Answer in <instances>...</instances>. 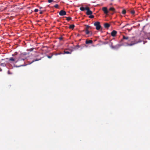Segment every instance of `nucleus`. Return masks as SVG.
Instances as JSON below:
<instances>
[{
    "instance_id": "f257e3e1",
    "label": "nucleus",
    "mask_w": 150,
    "mask_h": 150,
    "mask_svg": "<svg viewBox=\"0 0 150 150\" xmlns=\"http://www.w3.org/2000/svg\"><path fill=\"white\" fill-rule=\"evenodd\" d=\"M86 28L85 29V30H84L85 31V33L86 35L90 34V35H92V32L91 31H89V29H91V27L87 25H85Z\"/></svg>"
},
{
    "instance_id": "7c9ffc66",
    "label": "nucleus",
    "mask_w": 150,
    "mask_h": 150,
    "mask_svg": "<svg viewBox=\"0 0 150 150\" xmlns=\"http://www.w3.org/2000/svg\"><path fill=\"white\" fill-rule=\"evenodd\" d=\"M43 13V11H40V14H42Z\"/></svg>"
},
{
    "instance_id": "9d476101",
    "label": "nucleus",
    "mask_w": 150,
    "mask_h": 150,
    "mask_svg": "<svg viewBox=\"0 0 150 150\" xmlns=\"http://www.w3.org/2000/svg\"><path fill=\"white\" fill-rule=\"evenodd\" d=\"M109 10L110 11H112V12H113V13H110V14H113V13H114V12H115V8L113 7H110L109 9Z\"/></svg>"
},
{
    "instance_id": "c9c22d12",
    "label": "nucleus",
    "mask_w": 150,
    "mask_h": 150,
    "mask_svg": "<svg viewBox=\"0 0 150 150\" xmlns=\"http://www.w3.org/2000/svg\"><path fill=\"white\" fill-rule=\"evenodd\" d=\"M42 8V7H40V9L41 8Z\"/></svg>"
},
{
    "instance_id": "423d86ee",
    "label": "nucleus",
    "mask_w": 150,
    "mask_h": 150,
    "mask_svg": "<svg viewBox=\"0 0 150 150\" xmlns=\"http://www.w3.org/2000/svg\"><path fill=\"white\" fill-rule=\"evenodd\" d=\"M59 13L60 15L63 16L66 15V13L65 11L62 10L60 11Z\"/></svg>"
},
{
    "instance_id": "473e14b6",
    "label": "nucleus",
    "mask_w": 150,
    "mask_h": 150,
    "mask_svg": "<svg viewBox=\"0 0 150 150\" xmlns=\"http://www.w3.org/2000/svg\"><path fill=\"white\" fill-rule=\"evenodd\" d=\"M62 37H60V38H59V40H62Z\"/></svg>"
},
{
    "instance_id": "2f4dec72",
    "label": "nucleus",
    "mask_w": 150,
    "mask_h": 150,
    "mask_svg": "<svg viewBox=\"0 0 150 150\" xmlns=\"http://www.w3.org/2000/svg\"><path fill=\"white\" fill-rule=\"evenodd\" d=\"M34 49V48H32L30 49V51H32L33 50V49Z\"/></svg>"
},
{
    "instance_id": "39448f33",
    "label": "nucleus",
    "mask_w": 150,
    "mask_h": 150,
    "mask_svg": "<svg viewBox=\"0 0 150 150\" xmlns=\"http://www.w3.org/2000/svg\"><path fill=\"white\" fill-rule=\"evenodd\" d=\"M102 10L104 11V13L107 14L109 12V11L108 10L107 8L106 7H103L102 8Z\"/></svg>"
},
{
    "instance_id": "cd10ccee",
    "label": "nucleus",
    "mask_w": 150,
    "mask_h": 150,
    "mask_svg": "<svg viewBox=\"0 0 150 150\" xmlns=\"http://www.w3.org/2000/svg\"><path fill=\"white\" fill-rule=\"evenodd\" d=\"M53 1V0H48V2L49 3H51Z\"/></svg>"
},
{
    "instance_id": "58836bf2",
    "label": "nucleus",
    "mask_w": 150,
    "mask_h": 150,
    "mask_svg": "<svg viewBox=\"0 0 150 150\" xmlns=\"http://www.w3.org/2000/svg\"><path fill=\"white\" fill-rule=\"evenodd\" d=\"M125 26H123V28L124 27H125Z\"/></svg>"
},
{
    "instance_id": "6e6552de",
    "label": "nucleus",
    "mask_w": 150,
    "mask_h": 150,
    "mask_svg": "<svg viewBox=\"0 0 150 150\" xmlns=\"http://www.w3.org/2000/svg\"><path fill=\"white\" fill-rule=\"evenodd\" d=\"M110 25L108 23H106L104 24V27L108 29L110 27Z\"/></svg>"
},
{
    "instance_id": "412c9836",
    "label": "nucleus",
    "mask_w": 150,
    "mask_h": 150,
    "mask_svg": "<svg viewBox=\"0 0 150 150\" xmlns=\"http://www.w3.org/2000/svg\"><path fill=\"white\" fill-rule=\"evenodd\" d=\"M0 65L1 66H3L4 67H5L6 66V64H5V63H1V64H0Z\"/></svg>"
},
{
    "instance_id": "0eeeda50",
    "label": "nucleus",
    "mask_w": 150,
    "mask_h": 150,
    "mask_svg": "<svg viewBox=\"0 0 150 150\" xmlns=\"http://www.w3.org/2000/svg\"><path fill=\"white\" fill-rule=\"evenodd\" d=\"M117 33V32L116 31L113 30L111 33V35L112 36L115 37V36Z\"/></svg>"
},
{
    "instance_id": "1a4fd4ad",
    "label": "nucleus",
    "mask_w": 150,
    "mask_h": 150,
    "mask_svg": "<svg viewBox=\"0 0 150 150\" xmlns=\"http://www.w3.org/2000/svg\"><path fill=\"white\" fill-rule=\"evenodd\" d=\"M85 43L87 44H92L93 43V41L91 40H88L87 39L86 40Z\"/></svg>"
},
{
    "instance_id": "393cba45",
    "label": "nucleus",
    "mask_w": 150,
    "mask_h": 150,
    "mask_svg": "<svg viewBox=\"0 0 150 150\" xmlns=\"http://www.w3.org/2000/svg\"><path fill=\"white\" fill-rule=\"evenodd\" d=\"M54 7L56 8H58L59 7L58 5L57 4H56L54 6Z\"/></svg>"
},
{
    "instance_id": "dca6fc26",
    "label": "nucleus",
    "mask_w": 150,
    "mask_h": 150,
    "mask_svg": "<svg viewBox=\"0 0 150 150\" xmlns=\"http://www.w3.org/2000/svg\"><path fill=\"white\" fill-rule=\"evenodd\" d=\"M71 52H69V51H66L64 50V54H71Z\"/></svg>"
},
{
    "instance_id": "72a5a7b5",
    "label": "nucleus",
    "mask_w": 150,
    "mask_h": 150,
    "mask_svg": "<svg viewBox=\"0 0 150 150\" xmlns=\"http://www.w3.org/2000/svg\"><path fill=\"white\" fill-rule=\"evenodd\" d=\"M147 39L149 40H150V37H149L147 38Z\"/></svg>"
},
{
    "instance_id": "4468645a",
    "label": "nucleus",
    "mask_w": 150,
    "mask_h": 150,
    "mask_svg": "<svg viewBox=\"0 0 150 150\" xmlns=\"http://www.w3.org/2000/svg\"><path fill=\"white\" fill-rule=\"evenodd\" d=\"M75 27V26L73 24H72V25H69V28H70V29H73L74 28V27Z\"/></svg>"
},
{
    "instance_id": "e433bc0d",
    "label": "nucleus",
    "mask_w": 150,
    "mask_h": 150,
    "mask_svg": "<svg viewBox=\"0 0 150 150\" xmlns=\"http://www.w3.org/2000/svg\"><path fill=\"white\" fill-rule=\"evenodd\" d=\"M23 66V65H21L20 66Z\"/></svg>"
},
{
    "instance_id": "20e7f679",
    "label": "nucleus",
    "mask_w": 150,
    "mask_h": 150,
    "mask_svg": "<svg viewBox=\"0 0 150 150\" xmlns=\"http://www.w3.org/2000/svg\"><path fill=\"white\" fill-rule=\"evenodd\" d=\"M94 25L96 27V29L97 30H99L101 28V26L100 25V22H95Z\"/></svg>"
},
{
    "instance_id": "aec40b11",
    "label": "nucleus",
    "mask_w": 150,
    "mask_h": 150,
    "mask_svg": "<svg viewBox=\"0 0 150 150\" xmlns=\"http://www.w3.org/2000/svg\"><path fill=\"white\" fill-rule=\"evenodd\" d=\"M66 18H67V20L68 21H69L71 20V18L70 17H66Z\"/></svg>"
},
{
    "instance_id": "5701e85b",
    "label": "nucleus",
    "mask_w": 150,
    "mask_h": 150,
    "mask_svg": "<svg viewBox=\"0 0 150 150\" xmlns=\"http://www.w3.org/2000/svg\"><path fill=\"white\" fill-rule=\"evenodd\" d=\"M131 13L132 14H134L135 13V11L134 10H132L130 11Z\"/></svg>"
},
{
    "instance_id": "ddd939ff",
    "label": "nucleus",
    "mask_w": 150,
    "mask_h": 150,
    "mask_svg": "<svg viewBox=\"0 0 150 150\" xmlns=\"http://www.w3.org/2000/svg\"><path fill=\"white\" fill-rule=\"evenodd\" d=\"M7 59H8V60L9 61H11V62H14L15 61V59L13 58V57H11L9 59L7 58Z\"/></svg>"
},
{
    "instance_id": "4be33fe9",
    "label": "nucleus",
    "mask_w": 150,
    "mask_h": 150,
    "mask_svg": "<svg viewBox=\"0 0 150 150\" xmlns=\"http://www.w3.org/2000/svg\"><path fill=\"white\" fill-rule=\"evenodd\" d=\"M85 10H86L87 11H88L90 10L89 8L88 7H86L85 8Z\"/></svg>"
},
{
    "instance_id": "f704fd0d",
    "label": "nucleus",
    "mask_w": 150,
    "mask_h": 150,
    "mask_svg": "<svg viewBox=\"0 0 150 150\" xmlns=\"http://www.w3.org/2000/svg\"><path fill=\"white\" fill-rule=\"evenodd\" d=\"M131 30V29H130V30H129V31H130Z\"/></svg>"
},
{
    "instance_id": "f3484780",
    "label": "nucleus",
    "mask_w": 150,
    "mask_h": 150,
    "mask_svg": "<svg viewBox=\"0 0 150 150\" xmlns=\"http://www.w3.org/2000/svg\"><path fill=\"white\" fill-rule=\"evenodd\" d=\"M80 9L81 11H84V10H85V8H84L83 7H81L80 8Z\"/></svg>"
},
{
    "instance_id": "c756f323",
    "label": "nucleus",
    "mask_w": 150,
    "mask_h": 150,
    "mask_svg": "<svg viewBox=\"0 0 150 150\" xmlns=\"http://www.w3.org/2000/svg\"><path fill=\"white\" fill-rule=\"evenodd\" d=\"M76 47H78V48H79V47H80V46L79 45H77L76 46Z\"/></svg>"
},
{
    "instance_id": "9b49d317",
    "label": "nucleus",
    "mask_w": 150,
    "mask_h": 150,
    "mask_svg": "<svg viewBox=\"0 0 150 150\" xmlns=\"http://www.w3.org/2000/svg\"><path fill=\"white\" fill-rule=\"evenodd\" d=\"M120 47V45L119 44H117L115 46H113L112 48L113 49H117Z\"/></svg>"
},
{
    "instance_id": "7ed1b4c3",
    "label": "nucleus",
    "mask_w": 150,
    "mask_h": 150,
    "mask_svg": "<svg viewBox=\"0 0 150 150\" xmlns=\"http://www.w3.org/2000/svg\"><path fill=\"white\" fill-rule=\"evenodd\" d=\"M141 42V41H137L136 40H134V41L131 40L130 42H131V43L129 44V43H127V46H132L135 44H137L139 42Z\"/></svg>"
},
{
    "instance_id": "2eb2a0df",
    "label": "nucleus",
    "mask_w": 150,
    "mask_h": 150,
    "mask_svg": "<svg viewBox=\"0 0 150 150\" xmlns=\"http://www.w3.org/2000/svg\"><path fill=\"white\" fill-rule=\"evenodd\" d=\"M25 59V58H22V59H21V58H19L18 60V61H16V62H19V61H24V60Z\"/></svg>"
},
{
    "instance_id": "b1692460",
    "label": "nucleus",
    "mask_w": 150,
    "mask_h": 150,
    "mask_svg": "<svg viewBox=\"0 0 150 150\" xmlns=\"http://www.w3.org/2000/svg\"><path fill=\"white\" fill-rule=\"evenodd\" d=\"M89 17L91 18H94V16H93V15H92V14H91V15H90V16H89Z\"/></svg>"
},
{
    "instance_id": "bb28decb",
    "label": "nucleus",
    "mask_w": 150,
    "mask_h": 150,
    "mask_svg": "<svg viewBox=\"0 0 150 150\" xmlns=\"http://www.w3.org/2000/svg\"><path fill=\"white\" fill-rule=\"evenodd\" d=\"M53 56V55H52L51 56H47V57L48 58H51Z\"/></svg>"
},
{
    "instance_id": "c85d7f7f",
    "label": "nucleus",
    "mask_w": 150,
    "mask_h": 150,
    "mask_svg": "<svg viewBox=\"0 0 150 150\" xmlns=\"http://www.w3.org/2000/svg\"><path fill=\"white\" fill-rule=\"evenodd\" d=\"M38 10L37 9H35L34 10V12H38Z\"/></svg>"
},
{
    "instance_id": "4c0bfd02",
    "label": "nucleus",
    "mask_w": 150,
    "mask_h": 150,
    "mask_svg": "<svg viewBox=\"0 0 150 150\" xmlns=\"http://www.w3.org/2000/svg\"><path fill=\"white\" fill-rule=\"evenodd\" d=\"M22 56V55H21V56Z\"/></svg>"
},
{
    "instance_id": "a211bd4d",
    "label": "nucleus",
    "mask_w": 150,
    "mask_h": 150,
    "mask_svg": "<svg viewBox=\"0 0 150 150\" xmlns=\"http://www.w3.org/2000/svg\"><path fill=\"white\" fill-rule=\"evenodd\" d=\"M41 59V58H40V59H35L33 61H32V62H31V63L34 62L35 61H39V60H40V59Z\"/></svg>"
},
{
    "instance_id": "f8f14e48",
    "label": "nucleus",
    "mask_w": 150,
    "mask_h": 150,
    "mask_svg": "<svg viewBox=\"0 0 150 150\" xmlns=\"http://www.w3.org/2000/svg\"><path fill=\"white\" fill-rule=\"evenodd\" d=\"M93 13L90 10L88 11H87L86 13V14L88 15H91Z\"/></svg>"
},
{
    "instance_id": "a878e982",
    "label": "nucleus",
    "mask_w": 150,
    "mask_h": 150,
    "mask_svg": "<svg viewBox=\"0 0 150 150\" xmlns=\"http://www.w3.org/2000/svg\"><path fill=\"white\" fill-rule=\"evenodd\" d=\"M114 45H113V43L111 42H110V47L112 48Z\"/></svg>"
},
{
    "instance_id": "f03ea898",
    "label": "nucleus",
    "mask_w": 150,
    "mask_h": 150,
    "mask_svg": "<svg viewBox=\"0 0 150 150\" xmlns=\"http://www.w3.org/2000/svg\"><path fill=\"white\" fill-rule=\"evenodd\" d=\"M122 38L121 40V41L122 42H125L126 41L127 42V43H129L132 40V38L128 36L122 35Z\"/></svg>"
},
{
    "instance_id": "6ab92c4d",
    "label": "nucleus",
    "mask_w": 150,
    "mask_h": 150,
    "mask_svg": "<svg viewBox=\"0 0 150 150\" xmlns=\"http://www.w3.org/2000/svg\"><path fill=\"white\" fill-rule=\"evenodd\" d=\"M126 11L125 10H123L122 11V13L123 14H125L126 13Z\"/></svg>"
}]
</instances>
